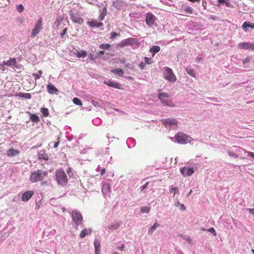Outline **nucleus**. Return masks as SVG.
Listing matches in <instances>:
<instances>
[{"instance_id":"nucleus-1","label":"nucleus","mask_w":254,"mask_h":254,"mask_svg":"<svg viewBox=\"0 0 254 254\" xmlns=\"http://www.w3.org/2000/svg\"><path fill=\"white\" fill-rule=\"evenodd\" d=\"M48 172L41 170H37L36 171L32 172L30 176V180L34 183L42 180L45 177L47 176Z\"/></svg>"},{"instance_id":"nucleus-2","label":"nucleus","mask_w":254,"mask_h":254,"mask_svg":"<svg viewBox=\"0 0 254 254\" xmlns=\"http://www.w3.org/2000/svg\"><path fill=\"white\" fill-rule=\"evenodd\" d=\"M176 142L180 144H187L188 142L193 144L194 140L192 139L190 136L187 135L186 134L183 132H179L174 137Z\"/></svg>"},{"instance_id":"nucleus-3","label":"nucleus","mask_w":254,"mask_h":254,"mask_svg":"<svg viewBox=\"0 0 254 254\" xmlns=\"http://www.w3.org/2000/svg\"><path fill=\"white\" fill-rule=\"evenodd\" d=\"M56 178L59 185L62 186L66 185L67 178L65 173L63 170H59L56 171Z\"/></svg>"},{"instance_id":"nucleus-4","label":"nucleus","mask_w":254,"mask_h":254,"mask_svg":"<svg viewBox=\"0 0 254 254\" xmlns=\"http://www.w3.org/2000/svg\"><path fill=\"white\" fill-rule=\"evenodd\" d=\"M164 78L170 82H175L176 81V77L174 74L171 68L165 67L163 69Z\"/></svg>"},{"instance_id":"nucleus-5","label":"nucleus","mask_w":254,"mask_h":254,"mask_svg":"<svg viewBox=\"0 0 254 254\" xmlns=\"http://www.w3.org/2000/svg\"><path fill=\"white\" fill-rule=\"evenodd\" d=\"M161 122L169 130L176 129L178 127V122L176 119H163Z\"/></svg>"},{"instance_id":"nucleus-6","label":"nucleus","mask_w":254,"mask_h":254,"mask_svg":"<svg viewBox=\"0 0 254 254\" xmlns=\"http://www.w3.org/2000/svg\"><path fill=\"white\" fill-rule=\"evenodd\" d=\"M69 15L72 21L74 23L82 24L84 22V19L81 17L78 12L75 10H71L69 12Z\"/></svg>"},{"instance_id":"nucleus-7","label":"nucleus","mask_w":254,"mask_h":254,"mask_svg":"<svg viewBox=\"0 0 254 254\" xmlns=\"http://www.w3.org/2000/svg\"><path fill=\"white\" fill-rule=\"evenodd\" d=\"M71 215L72 220L76 226H78L82 223L83 217L82 214L79 211L76 210H74L72 211Z\"/></svg>"},{"instance_id":"nucleus-8","label":"nucleus","mask_w":254,"mask_h":254,"mask_svg":"<svg viewBox=\"0 0 254 254\" xmlns=\"http://www.w3.org/2000/svg\"><path fill=\"white\" fill-rule=\"evenodd\" d=\"M145 21L146 24L149 27L157 25V18L154 14L150 12H148L146 14Z\"/></svg>"},{"instance_id":"nucleus-9","label":"nucleus","mask_w":254,"mask_h":254,"mask_svg":"<svg viewBox=\"0 0 254 254\" xmlns=\"http://www.w3.org/2000/svg\"><path fill=\"white\" fill-rule=\"evenodd\" d=\"M42 29V19L40 18L34 28L33 29L30 36L32 37H35L37 34H38Z\"/></svg>"},{"instance_id":"nucleus-10","label":"nucleus","mask_w":254,"mask_h":254,"mask_svg":"<svg viewBox=\"0 0 254 254\" xmlns=\"http://www.w3.org/2000/svg\"><path fill=\"white\" fill-rule=\"evenodd\" d=\"M136 42V40L133 38H128L122 40L118 44L119 47L122 48L126 47L128 45H132L135 44Z\"/></svg>"},{"instance_id":"nucleus-11","label":"nucleus","mask_w":254,"mask_h":254,"mask_svg":"<svg viewBox=\"0 0 254 254\" xmlns=\"http://www.w3.org/2000/svg\"><path fill=\"white\" fill-rule=\"evenodd\" d=\"M158 97L161 102L167 106H171L169 96L166 93H161L159 94Z\"/></svg>"},{"instance_id":"nucleus-12","label":"nucleus","mask_w":254,"mask_h":254,"mask_svg":"<svg viewBox=\"0 0 254 254\" xmlns=\"http://www.w3.org/2000/svg\"><path fill=\"white\" fill-rule=\"evenodd\" d=\"M238 48L243 50H254V43L242 42L238 44Z\"/></svg>"},{"instance_id":"nucleus-13","label":"nucleus","mask_w":254,"mask_h":254,"mask_svg":"<svg viewBox=\"0 0 254 254\" xmlns=\"http://www.w3.org/2000/svg\"><path fill=\"white\" fill-rule=\"evenodd\" d=\"M180 172L186 177L191 176L194 173V170L192 168L184 167L180 168Z\"/></svg>"},{"instance_id":"nucleus-14","label":"nucleus","mask_w":254,"mask_h":254,"mask_svg":"<svg viewBox=\"0 0 254 254\" xmlns=\"http://www.w3.org/2000/svg\"><path fill=\"white\" fill-rule=\"evenodd\" d=\"M127 4L122 0H116L113 3V6L118 10L124 9L126 7Z\"/></svg>"},{"instance_id":"nucleus-15","label":"nucleus","mask_w":254,"mask_h":254,"mask_svg":"<svg viewBox=\"0 0 254 254\" xmlns=\"http://www.w3.org/2000/svg\"><path fill=\"white\" fill-rule=\"evenodd\" d=\"M34 192L32 190L25 191L22 195L21 199L23 201H27L32 196Z\"/></svg>"},{"instance_id":"nucleus-16","label":"nucleus","mask_w":254,"mask_h":254,"mask_svg":"<svg viewBox=\"0 0 254 254\" xmlns=\"http://www.w3.org/2000/svg\"><path fill=\"white\" fill-rule=\"evenodd\" d=\"M104 83L105 84H106L107 85L112 87H114L115 88H117V89L121 88V85L119 83L115 82L110 80H105L104 81Z\"/></svg>"},{"instance_id":"nucleus-17","label":"nucleus","mask_w":254,"mask_h":254,"mask_svg":"<svg viewBox=\"0 0 254 254\" xmlns=\"http://www.w3.org/2000/svg\"><path fill=\"white\" fill-rule=\"evenodd\" d=\"M20 153L19 151L11 148L7 151L6 154L9 157H14L18 155Z\"/></svg>"},{"instance_id":"nucleus-18","label":"nucleus","mask_w":254,"mask_h":254,"mask_svg":"<svg viewBox=\"0 0 254 254\" xmlns=\"http://www.w3.org/2000/svg\"><path fill=\"white\" fill-rule=\"evenodd\" d=\"M102 191L105 196L109 195L110 193V185L108 183L103 184L102 188Z\"/></svg>"},{"instance_id":"nucleus-19","label":"nucleus","mask_w":254,"mask_h":254,"mask_svg":"<svg viewBox=\"0 0 254 254\" xmlns=\"http://www.w3.org/2000/svg\"><path fill=\"white\" fill-rule=\"evenodd\" d=\"M73 54L78 58H85L87 56V53L86 51L81 50V51H78L76 49H75V50L73 51Z\"/></svg>"},{"instance_id":"nucleus-20","label":"nucleus","mask_w":254,"mask_h":254,"mask_svg":"<svg viewBox=\"0 0 254 254\" xmlns=\"http://www.w3.org/2000/svg\"><path fill=\"white\" fill-rule=\"evenodd\" d=\"M47 88L48 93L51 94H53L58 91L57 88L51 83H49Z\"/></svg>"},{"instance_id":"nucleus-21","label":"nucleus","mask_w":254,"mask_h":254,"mask_svg":"<svg viewBox=\"0 0 254 254\" xmlns=\"http://www.w3.org/2000/svg\"><path fill=\"white\" fill-rule=\"evenodd\" d=\"M94 246L95 248V254H100V243L98 239H95L94 242Z\"/></svg>"},{"instance_id":"nucleus-22","label":"nucleus","mask_w":254,"mask_h":254,"mask_svg":"<svg viewBox=\"0 0 254 254\" xmlns=\"http://www.w3.org/2000/svg\"><path fill=\"white\" fill-rule=\"evenodd\" d=\"M4 64L8 66H16V61L15 58H10L7 61H3Z\"/></svg>"},{"instance_id":"nucleus-23","label":"nucleus","mask_w":254,"mask_h":254,"mask_svg":"<svg viewBox=\"0 0 254 254\" xmlns=\"http://www.w3.org/2000/svg\"><path fill=\"white\" fill-rule=\"evenodd\" d=\"M38 157L39 159H44L48 160L49 159L48 155L46 153L44 150H40L38 153Z\"/></svg>"},{"instance_id":"nucleus-24","label":"nucleus","mask_w":254,"mask_h":254,"mask_svg":"<svg viewBox=\"0 0 254 254\" xmlns=\"http://www.w3.org/2000/svg\"><path fill=\"white\" fill-rule=\"evenodd\" d=\"M92 229L89 228V229H84L82 230L79 235V237L81 238H83L85 237L86 236L88 235V234H90L92 232Z\"/></svg>"},{"instance_id":"nucleus-25","label":"nucleus","mask_w":254,"mask_h":254,"mask_svg":"<svg viewBox=\"0 0 254 254\" xmlns=\"http://www.w3.org/2000/svg\"><path fill=\"white\" fill-rule=\"evenodd\" d=\"M160 226V224L157 222H155L152 226L149 228L148 229V234L151 235L156 230V229Z\"/></svg>"},{"instance_id":"nucleus-26","label":"nucleus","mask_w":254,"mask_h":254,"mask_svg":"<svg viewBox=\"0 0 254 254\" xmlns=\"http://www.w3.org/2000/svg\"><path fill=\"white\" fill-rule=\"evenodd\" d=\"M160 50V47L159 46H153L150 50V52L152 53V57H154L155 55L159 52Z\"/></svg>"},{"instance_id":"nucleus-27","label":"nucleus","mask_w":254,"mask_h":254,"mask_svg":"<svg viewBox=\"0 0 254 254\" xmlns=\"http://www.w3.org/2000/svg\"><path fill=\"white\" fill-rule=\"evenodd\" d=\"M120 225V223L118 221L115 222L108 226V229L109 230H116Z\"/></svg>"},{"instance_id":"nucleus-28","label":"nucleus","mask_w":254,"mask_h":254,"mask_svg":"<svg viewBox=\"0 0 254 254\" xmlns=\"http://www.w3.org/2000/svg\"><path fill=\"white\" fill-rule=\"evenodd\" d=\"M111 71L115 74L119 75L120 76H123L124 74L123 70L120 68L112 69Z\"/></svg>"},{"instance_id":"nucleus-29","label":"nucleus","mask_w":254,"mask_h":254,"mask_svg":"<svg viewBox=\"0 0 254 254\" xmlns=\"http://www.w3.org/2000/svg\"><path fill=\"white\" fill-rule=\"evenodd\" d=\"M250 27L252 29L254 28V24H250L247 22H245L242 25V28L245 31H248V28Z\"/></svg>"},{"instance_id":"nucleus-30","label":"nucleus","mask_w":254,"mask_h":254,"mask_svg":"<svg viewBox=\"0 0 254 254\" xmlns=\"http://www.w3.org/2000/svg\"><path fill=\"white\" fill-rule=\"evenodd\" d=\"M135 140L132 138H128L127 141V143L128 146L129 148L133 147L135 145Z\"/></svg>"},{"instance_id":"nucleus-31","label":"nucleus","mask_w":254,"mask_h":254,"mask_svg":"<svg viewBox=\"0 0 254 254\" xmlns=\"http://www.w3.org/2000/svg\"><path fill=\"white\" fill-rule=\"evenodd\" d=\"M30 119L32 122L35 123H37L40 121L39 117L36 114H30Z\"/></svg>"},{"instance_id":"nucleus-32","label":"nucleus","mask_w":254,"mask_h":254,"mask_svg":"<svg viewBox=\"0 0 254 254\" xmlns=\"http://www.w3.org/2000/svg\"><path fill=\"white\" fill-rule=\"evenodd\" d=\"M186 72L189 75L192 77L195 76V71L192 68L187 67L186 68Z\"/></svg>"},{"instance_id":"nucleus-33","label":"nucleus","mask_w":254,"mask_h":254,"mask_svg":"<svg viewBox=\"0 0 254 254\" xmlns=\"http://www.w3.org/2000/svg\"><path fill=\"white\" fill-rule=\"evenodd\" d=\"M174 205L175 206L179 207L181 210H185L186 209L185 205L181 203L179 200L176 201Z\"/></svg>"},{"instance_id":"nucleus-34","label":"nucleus","mask_w":254,"mask_h":254,"mask_svg":"<svg viewBox=\"0 0 254 254\" xmlns=\"http://www.w3.org/2000/svg\"><path fill=\"white\" fill-rule=\"evenodd\" d=\"M184 10L186 13L189 14H192L193 12V9L191 7L189 6L185 7Z\"/></svg>"},{"instance_id":"nucleus-35","label":"nucleus","mask_w":254,"mask_h":254,"mask_svg":"<svg viewBox=\"0 0 254 254\" xmlns=\"http://www.w3.org/2000/svg\"><path fill=\"white\" fill-rule=\"evenodd\" d=\"M41 112L44 117H48L49 116V110L47 108H42L41 109Z\"/></svg>"},{"instance_id":"nucleus-36","label":"nucleus","mask_w":254,"mask_h":254,"mask_svg":"<svg viewBox=\"0 0 254 254\" xmlns=\"http://www.w3.org/2000/svg\"><path fill=\"white\" fill-rule=\"evenodd\" d=\"M150 211V207L149 206H143L141 208V212L142 213H148Z\"/></svg>"},{"instance_id":"nucleus-37","label":"nucleus","mask_w":254,"mask_h":254,"mask_svg":"<svg viewBox=\"0 0 254 254\" xmlns=\"http://www.w3.org/2000/svg\"><path fill=\"white\" fill-rule=\"evenodd\" d=\"M72 101L74 103V104H75L76 105L81 106L82 105V102L80 101V100L77 98H76V97L74 98L72 100Z\"/></svg>"},{"instance_id":"nucleus-38","label":"nucleus","mask_w":254,"mask_h":254,"mask_svg":"<svg viewBox=\"0 0 254 254\" xmlns=\"http://www.w3.org/2000/svg\"><path fill=\"white\" fill-rule=\"evenodd\" d=\"M170 190L171 192L174 193V196H175L176 193H178L179 189L178 187H174L172 186L170 189Z\"/></svg>"},{"instance_id":"nucleus-39","label":"nucleus","mask_w":254,"mask_h":254,"mask_svg":"<svg viewBox=\"0 0 254 254\" xmlns=\"http://www.w3.org/2000/svg\"><path fill=\"white\" fill-rule=\"evenodd\" d=\"M42 74V71L40 70L38 71V73H33V75L34 76H35V79H39L41 77Z\"/></svg>"},{"instance_id":"nucleus-40","label":"nucleus","mask_w":254,"mask_h":254,"mask_svg":"<svg viewBox=\"0 0 254 254\" xmlns=\"http://www.w3.org/2000/svg\"><path fill=\"white\" fill-rule=\"evenodd\" d=\"M16 9L19 12L21 13L23 11V10L24 9V7L22 4H20L17 5Z\"/></svg>"},{"instance_id":"nucleus-41","label":"nucleus","mask_w":254,"mask_h":254,"mask_svg":"<svg viewBox=\"0 0 254 254\" xmlns=\"http://www.w3.org/2000/svg\"><path fill=\"white\" fill-rule=\"evenodd\" d=\"M97 21L96 20H92L90 22H88V24L92 27H97Z\"/></svg>"},{"instance_id":"nucleus-42","label":"nucleus","mask_w":254,"mask_h":254,"mask_svg":"<svg viewBox=\"0 0 254 254\" xmlns=\"http://www.w3.org/2000/svg\"><path fill=\"white\" fill-rule=\"evenodd\" d=\"M111 45L110 44H101L100 48L102 49L108 50L110 48Z\"/></svg>"},{"instance_id":"nucleus-43","label":"nucleus","mask_w":254,"mask_h":254,"mask_svg":"<svg viewBox=\"0 0 254 254\" xmlns=\"http://www.w3.org/2000/svg\"><path fill=\"white\" fill-rule=\"evenodd\" d=\"M21 97L24 98L25 99H31V95L29 93H22L21 95Z\"/></svg>"},{"instance_id":"nucleus-44","label":"nucleus","mask_w":254,"mask_h":254,"mask_svg":"<svg viewBox=\"0 0 254 254\" xmlns=\"http://www.w3.org/2000/svg\"><path fill=\"white\" fill-rule=\"evenodd\" d=\"M251 57H248L243 60V64L245 67H247L246 64L250 62Z\"/></svg>"},{"instance_id":"nucleus-45","label":"nucleus","mask_w":254,"mask_h":254,"mask_svg":"<svg viewBox=\"0 0 254 254\" xmlns=\"http://www.w3.org/2000/svg\"><path fill=\"white\" fill-rule=\"evenodd\" d=\"M145 63L147 64H151L152 63L151 59L147 57L144 58Z\"/></svg>"},{"instance_id":"nucleus-46","label":"nucleus","mask_w":254,"mask_h":254,"mask_svg":"<svg viewBox=\"0 0 254 254\" xmlns=\"http://www.w3.org/2000/svg\"><path fill=\"white\" fill-rule=\"evenodd\" d=\"M207 231L213 234V235L214 236H216V233L215 232V229L213 228H211L208 229L207 230Z\"/></svg>"},{"instance_id":"nucleus-47","label":"nucleus","mask_w":254,"mask_h":254,"mask_svg":"<svg viewBox=\"0 0 254 254\" xmlns=\"http://www.w3.org/2000/svg\"><path fill=\"white\" fill-rule=\"evenodd\" d=\"M228 154L230 156L233 157L234 158H237L238 157V155L233 151H229Z\"/></svg>"},{"instance_id":"nucleus-48","label":"nucleus","mask_w":254,"mask_h":254,"mask_svg":"<svg viewBox=\"0 0 254 254\" xmlns=\"http://www.w3.org/2000/svg\"><path fill=\"white\" fill-rule=\"evenodd\" d=\"M148 184H149V182H147L144 185L141 186L140 188V191H143L144 190H145L147 188V186L148 185Z\"/></svg>"},{"instance_id":"nucleus-49","label":"nucleus","mask_w":254,"mask_h":254,"mask_svg":"<svg viewBox=\"0 0 254 254\" xmlns=\"http://www.w3.org/2000/svg\"><path fill=\"white\" fill-rule=\"evenodd\" d=\"M50 203L52 205H55L56 204V199L52 198L50 199Z\"/></svg>"},{"instance_id":"nucleus-50","label":"nucleus","mask_w":254,"mask_h":254,"mask_svg":"<svg viewBox=\"0 0 254 254\" xmlns=\"http://www.w3.org/2000/svg\"><path fill=\"white\" fill-rule=\"evenodd\" d=\"M92 103L93 105L96 107H98L100 106V104L96 101L93 100L92 101Z\"/></svg>"},{"instance_id":"nucleus-51","label":"nucleus","mask_w":254,"mask_h":254,"mask_svg":"<svg viewBox=\"0 0 254 254\" xmlns=\"http://www.w3.org/2000/svg\"><path fill=\"white\" fill-rule=\"evenodd\" d=\"M139 66L141 69H144L145 68L146 64L142 62L139 64Z\"/></svg>"},{"instance_id":"nucleus-52","label":"nucleus","mask_w":254,"mask_h":254,"mask_svg":"<svg viewBox=\"0 0 254 254\" xmlns=\"http://www.w3.org/2000/svg\"><path fill=\"white\" fill-rule=\"evenodd\" d=\"M6 65L4 64V62H3L2 63H0V69L2 70H4L5 68V66Z\"/></svg>"},{"instance_id":"nucleus-53","label":"nucleus","mask_w":254,"mask_h":254,"mask_svg":"<svg viewBox=\"0 0 254 254\" xmlns=\"http://www.w3.org/2000/svg\"><path fill=\"white\" fill-rule=\"evenodd\" d=\"M118 35H119V34L118 33H117L116 32H112L111 33V38L113 39V38H115L116 37L118 36Z\"/></svg>"},{"instance_id":"nucleus-54","label":"nucleus","mask_w":254,"mask_h":254,"mask_svg":"<svg viewBox=\"0 0 254 254\" xmlns=\"http://www.w3.org/2000/svg\"><path fill=\"white\" fill-rule=\"evenodd\" d=\"M117 248L118 250L121 251H124L125 249V246L124 245H122L121 246H118Z\"/></svg>"},{"instance_id":"nucleus-55","label":"nucleus","mask_w":254,"mask_h":254,"mask_svg":"<svg viewBox=\"0 0 254 254\" xmlns=\"http://www.w3.org/2000/svg\"><path fill=\"white\" fill-rule=\"evenodd\" d=\"M59 143H60V140H59V138H58V141L55 142V144H54V148H57L58 147L59 144Z\"/></svg>"},{"instance_id":"nucleus-56","label":"nucleus","mask_w":254,"mask_h":254,"mask_svg":"<svg viewBox=\"0 0 254 254\" xmlns=\"http://www.w3.org/2000/svg\"><path fill=\"white\" fill-rule=\"evenodd\" d=\"M106 13H107V9L105 7H104L102 10L101 14L105 15L106 14Z\"/></svg>"},{"instance_id":"nucleus-57","label":"nucleus","mask_w":254,"mask_h":254,"mask_svg":"<svg viewBox=\"0 0 254 254\" xmlns=\"http://www.w3.org/2000/svg\"><path fill=\"white\" fill-rule=\"evenodd\" d=\"M220 3H227L226 0H217ZM228 5L227 4H226Z\"/></svg>"},{"instance_id":"nucleus-58","label":"nucleus","mask_w":254,"mask_h":254,"mask_svg":"<svg viewBox=\"0 0 254 254\" xmlns=\"http://www.w3.org/2000/svg\"><path fill=\"white\" fill-rule=\"evenodd\" d=\"M66 30H67V29H66V28H65V29L63 30V32H62V33H61V36H62V37H63V36H64V34H65V33L66 32Z\"/></svg>"},{"instance_id":"nucleus-59","label":"nucleus","mask_w":254,"mask_h":254,"mask_svg":"<svg viewBox=\"0 0 254 254\" xmlns=\"http://www.w3.org/2000/svg\"><path fill=\"white\" fill-rule=\"evenodd\" d=\"M103 25V23L102 22H98L97 21V27H101Z\"/></svg>"},{"instance_id":"nucleus-60","label":"nucleus","mask_w":254,"mask_h":254,"mask_svg":"<svg viewBox=\"0 0 254 254\" xmlns=\"http://www.w3.org/2000/svg\"><path fill=\"white\" fill-rule=\"evenodd\" d=\"M249 210L251 213L254 214V208H250Z\"/></svg>"},{"instance_id":"nucleus-61","label":"nucleus","mask_w":254,"mask_h":254,"mask_svg":"<svg viewBox=\"0 0 254 254\" xmlns=\"http://www.w3.org/2000/svg\"><path fill=\"white\" fill-rule=\"evenodd\" d=\"M104 54V51H100L98 52V55L99 56H101V55H103Z\"/></svg>"},{"instance_id":"nucleus-62","label":"nucleus","mask_w":254,"mask_h":254,"mask_svg":"<svg viewBox=\"0 0 254 254\" xmlns=\"http://www.w3.org/2000/svg\"><path fill=\"white\" fill-rule=\"evenodd\" d=\"M120 62L122 64H125L126 63V61L125 59H124V58L120 60Z\"/></svg>"},{"instance_id":"nucleus-63","label":"nucleus","mask_w":254,"mask_h":254,"mask_svg":"<svg viewBox=\"0 0 254 254\" xmlns=\"http://www.w3.org/2000/svg\"><path fill=\"white\" fill-rule=\"evenodd\" d=\"M106 172V171H105V169H103L101 171V175L102 176H103Z\"/></svg>"},{"instance_id":"nucleus-64","label":"nucleus","mask_w":254,"mask_h":254,"mask_svg":"<svg viewBox=\"0 0 254 254\" xmlns=\"http://www.w3.org/2000/svg\"><path fill=\"white\" fill-rule=\"evenodd\" d=\"M105 15H102V14H101L100 16V19L101 20H103L104 19V17H105Z\"/></svg>"}]
</instances>
